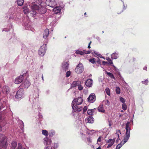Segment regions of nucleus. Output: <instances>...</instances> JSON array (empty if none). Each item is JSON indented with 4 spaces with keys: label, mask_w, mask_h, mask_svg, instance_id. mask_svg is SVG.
<instances>
[{
    "label": "nucleus",
    "mask_w": 149,
    "mask_h": 149,
    "mask_svg": "<svg viewBox=\"0 0 149 149\" xmlns=\"http://www.w3.org/2000/svg\"><path fill=\"white\" fill-rule=\"evenodd\" d=\"M126 133L123 139L124 143L123 144L126 143L129 139L130 136V131L131 128L130 123L129 122H127L125 125Z\"/></svg>",
    "instance_id": "obj_1"
},
{
    "label": "nucleus",
    "mask_w": 149,
    "mask_h": 149,
    "mask_svg": "<svg viewBox=\"0 0 149 149\" xmlns=\"http://www.w3.org/2000/svg\"><path fill=\"white\" fill-rule=\"evenodd\" d=\"M6 137L2 134H0V149H6L7 148L6 142L4 141Z\"/></svg>",
    "instance_id": "obj_2"
},
{
    "label": "nucleus",
    "mask_w": 149,
    "mask_h": 149,
    "mask_svg": "<svg viewBox=\"0 0 149 149\" xmlns=\"http://www.w3.org/2000/svg\"><path fill=\"white\" fill-rule=\"evenodd\" d=\"M41 0L39 1V3H38L37 2H34L32 3L31 5V8L33 10H41V8L40 9L44 4V3L43 2L41 1Z\"/></svg>",
    "instance_id": "obj_3"
},
{
    "label": "nucleus",
    "mask_w": 149,
    "mask_h": 149,
    "mask_svg": "<svg viewBox=\"0 0 149 149\" xmlns=\"http://www.w3.org/2000/svg\"><path fill=\"white\" fill-rule=\"evenodd\" d=\"M83 102V99L80 97L74 99L72 101V106L74 105H79L81 104Z\"/></svg>",
    "instance_id": "obj_4"
},
{
    "label": "nucleus",
    "mask_w": 149,
    "mask_h": 149,
    "mask_svg": "<svg viewBox=\"0 0 149 149\" xmlns=\"http://www.w3.org/2000/svg\"><path fill=\"white\" fill-rule=\"evenodd\" d=\"M84 70L83 65L81 63H79L76 66L75 70V72L77 74L81 73Z\"/></svg>",
    "instance_id": "obj_5"
},
{
    "label": "nucleus",
    "mask_w": 149,
    "mask_h": 149,
    "mask_svg": "<svg viewBox=\"0 0 149 149\" xmlns=\"http://www.w3.org/2000/svg\"><path fill=\"white\" fill-rule=\"evenodd\" d=\"M46 4L48 6L52 7H54L56 4L55 0H47Z\"/></svg>",
    "instance_id": "obj_6"
},
{
    "label": "nucleus",
    "mask_w": 149,
    "mask_h": 149,
    "mask_svg": "<svg viewBox=\"0 0 149 149\" xmlns=\"http://www.w3.org/2000/svg\"><path fill=\"white\" fill-rule=\"evenodd\" d=\"M24 93V90L23 88L20 89L17 92L15 95L16 98H21L23 95Z\"/></svg>",
    "instance_id": "obj_7"
},
{
    "label": "nucleus",
    "mask_w": 149,
    "mask_h": 149,
    "mask_svg": "<svg viewBox=\"0 0 149 149\" xmlns=\"http://www.w3.org/2000/svg\"><path fill=\"white\" fill-rule=\"evenodd\" d=\"M20 75V76L17 77L15 79V83L16 84H19L22 82L24 79V75Z\"/></svg>",
    "instance_id": "obj_8"
},
{
    "label": "nucleus",
    "mask_w": 149,
    "mask_h": 149,
    "mask_svg": "<svg viewBox=\"0 0 149 149\" xmlns=\"http://www.w3.org/2000/svg\"><path fill=\"white\" fill-rule=\"evenodd\" d=\"M78 105L76 104L74 106H72L73 111L77 112L80 111L82 109V108L80 106H78Z\"/></svg>",
    "instance_id": "obj_9"
},
{
    "label": "nucleus",
    "mask_w": 149,
    "mask_h": 149,
    "mask_svg": "<svg viewBox=\"0 0 149 149\" xmlns=\"http://www.w3.org/2000/svg\"><path fill=\"white\" fill-rule=\"evenodd\" d=\"M46 49L44 47H41L38 51V53L39 55L42 56H43L45 53Z\"/></svg>",
    "instance_id": "obj_10"
},
{
    "label": "nucleus",
    "mask_w": 149,
    "mask_h": 149,
    "mask_svg": "<svg viewBox=\"0 0 149 149\" xmlns=\"http://www.w3.org/2000/svg\"><path fill=\"white\" fill-rule=\"evenodd\" d=\"M88 102H93L95 100V96L94 94L91 93L90 94L89 97L87 98Z\"/></svg>",
    "instance_id": "obj_11"
},
{
    "label": "nucleus",
    "mask_w": 149,
    "mask_h": 149,
    "mask_svg": "<svg viewBox=\"0 0 149 149\" xmlns=\"http://www.w3.org/2000/svg\"><path fill=\"white\" fill-rule=\"evenodd\" d=\"M91 53V51H86L84 50L83 51L77 50L75 52V53L77 54H80L83 55L85 54H89Z\"/></svg>",
    "instance_id": "obj_12"
},
{
    "label": "nucleus",
    "mask_w": 149,
    "mask_h": 149,
    "mask_svg": "<svg viewBox=\"0 0 149 149\" xmlns=\"http://www.w3.org/2000/svg\"><path fill=\"white\" fill-rule=\"evenodd\" d=\"M68 66L69 64L67 62L63 63L62 64V66L63 70L65 72L68 70L69 67Z\"/></svg>",
    "instance_id": "obj_13"
},
{
    "label": "nucleus",
    "mask_w": 149,
    "mask_h": 149,
    "mask_svg": "<svg viewBox=\"0 0 149 149\" xmlns=\"http://www.w3.org/2000/svg\"><path fill=\"white\" fill-rule=\"evenodd\" d=\"M115 139H109L107 142V143H109L107 146V148H109L111 147V146H112L114 144V142H115Z\"/></svg>",
    "instance_id": "obj_14"
},
{
    "label": "nucleus",
    "mask_w": 149,
    "mask_h": 149,
    "mask_svg": "<svg viewBox=\"0 0 149 149\" xmlns=\"http://www.w3.org/2000/svg\"><path fill=\"white\" fill-rule=\"evenodd\" d=\"M2 91L4 93L8 94L10 92L9 87L8 86H5L3 87Z\"/></svg>",
    "instance_id": "obj_15"
},
{
    "label": "nucleus",
    "mask_w": 149,
    "mask_h": 149,
    "mask_svg": "<svg viewBox=\"0 0 149 149\" xmlns=\"http://www.w3.org/2000/svg\"><path fill=\"white\" fill-rule=\"evenodd\" d=\"M30 82L27 80H25L22 84L23 86L25 88H28L30 85Z\"/></svg>",
    "instance_id": "obj_16"
},
{
    "label": "nucleus",
    "mask_w": 149,
    "mask_h": 149,
    "mask_svg": "<svg viewBox=\"0 0 149 149\" xmlns=\"http://www.w3.org/2000/svg\"><path fill=\"white\" fill-rule=\"evenodd\" d=\"M49 33V30L47 29H46L43 33V38L46 39L48 36Z\"/></svg>",
    "instance_id": "obj_17"
},
{
    "label": "nucleus",
    "mask_w": 149,
    "mask_h": 149,
    "mask_svg": "<svg viewBox=\"0 0 149 149\" xmlns=\"http://www.w3.org/2000/svg\"><path fill=\"white\" fill-rule=\"evenodd\" d=\"M93 80L91 79H88L86 81L85 84L88 87H91L92 85Z\"/></svg>",
    "instance_id": "obj_18"
},
{
    "label": "nucleus",
    "mask_w": 149,
    "mask_h": 149,
    "mask_svg": "<svg viewBox=\"0 0 149 149\" xmlns=\"http://www.w3.org/2000/svg\"><path fill=\"white\" fill-rule=\"evenodd\" d=\"M44 140L45 142H44V143L45 144H46V145H47V146H52L51 145L52 141L50 139H48L47 138H45L44 139Z\"/></svg>",
    "instance_id": "obj_19"
},
{
    "label": "nucleus",
    "mask_w": 149,
    "mask_h": 149,
    "mask_svg": "<svg viewBox=\"0 0 149 149\" xmlns=\"http://www.w3.org/2000/svg\"><path fill=\"white\" fill-rule=\"evenodd\" d=\"M61 8L59 7H56L53 9V11H54V13L56 14H57L60 13L61 12Z\"/></svg>",
    "instance_id": "obj_20"
},
{
    "label": "nucleus",
    "mask_w": 149,
    "mask_h": 149,
    "mask_svg": "<svg viewBox=\"0 0 149 149\" xmlns=\"http://www.w3.org/2000/svg\"><path fill=\"white\" fill-rule=\"evenodd\" d=\"M98 110L99 112L104 113L105 112V110L104 109L103 105L102 104H100L98 108Z\"/></svg>",
    "instance_id": "obj_21"
},
{
    "label": "nucleus",
    "mask_w": 149,
    "mask_h": 149,
    "mask_svg": "<svg viewBox=\"0 0 149 149\" xmlns=\"http://www.w3.org/2000/svg\"><path fill=\"white\" fill-rule=\"evenodd\" d=\"M81 84V82L79 81H74L72 84V86L74 87L77 86H78Z\"/></svg>",
    "instance_id": "obj_22"
},
{
    "label": "nucleus",
    "mask_w": 149,
    "mask_h": 149,
    "mask_svg": "<svg viewBox=\"0 0 149 149\" xmlns=\"http://www.w3.org/2000/svg\"><path fill=\"white\" fill-rule=\"evenodd\" d=\"M106 59L108 61L107 63L108 64L111 65L113 67H115V66L113 64V63L112 60H111L110 58L109 57H107Z\"/></svg>",
    "instance_id": "obj_23"
},
{
    "label": "nucleus",
    "mask_w": 149,
    "mask_h": 149,
    "mask_svg": "<svg viewBox=\"0 0 149 149\" xmlns=\"http://www.w3.org/2000/svg\"><path fill=\"white\" fill-rule=\"evenodd\" d=\"M17 145V143L15 141H13L11 143V149H15Z\"/></svg>",
    "instance_id": "obj_24"
},
{
    "label": "nucleus",
    "mask_w": 149,
    "mask_h": 149,
    "mask_svg": "<svg viewBox=\"0 0 149 149\" xmlns=\"http://www.w3.org/2000/svg\"><path fill=\"white\" fill-rule=\"evenodd\" d=\"M124 143L123 139L122 140V141L119 144H118L116 148V149H119L122 146Z\"/></svg>",
    "instance_id": "obj_25"
},
{
    "label": "nucleus",
    "mask_w": 149,
    "mask_h": 149,
    "mask_svg": "<svg viewBox=\"0 0 149 149\" xmlns=\"http://www.w3.org/2000/svg\"><path fill=\"white\" fill-rule=\"evenodd\" d=\"M95 109H89L87 111V113L89 115H93V111H94V110H95Z\"/></svg>",
    "instance_id": "obj_26"
},
{
    "label": "nucleus",
    "mask_w": 149,
    "mask_h": 149,
    "mask_svg": "<svg viewBox=\"0 0 149 149\" xmlns=\"http://www.w3.org/2000/svg\"><path fill=\"white\" fill-rule=\"evenodd\" d=\"M17 3L18 5L22 6L24 2V0H17Z\"/></svg>",
    "instance_id": "obj_27"
},
{
    "label": "nucleus",
    "mask_w": 149,
    "mask_h": 149,
    "mask_svg": "<svg viewBox=\"0 0 149 149\" xmlns=\"http://www.w3.org/2000/svg\"><path fill=\"white\" fill-rule=\"evenodd\" d=\"M118 54L116 53H113L111 55V58L113 59H116L117 58Z\"/></svg>",
    "instance_id": "obj_28"
},
{
    "label": "nucleus",
    "mask_w": 149,
    "mask_h": 149,
    "mask_svg": "<svg viewBox=\"0 0 149 149\" xmlns=\"http://www.w3.org/2000/svg\"><path fill=\"white\" fill-rule=\"evenodd\" d=\"M42 133L43 134L45 135L46 136H47L49 134L48 132L46 130H42Z\"/></svg>",
    "instance_id": "obj_29"
},
{
    "label": "nucleus",
    "mask_w": 149,
    "mask_h": 149,
    "mask_svg": "<svg viewBox=\"0 0 149 149\" xmlns=\"http://www.w3.org/2000/svg\"><path fill=\"white\" fill-rule=\"evenodd\" d=\"M107 74L109 76L111 79H115V77L113 74L111 73L106 72Z\"/></svg>",
    "instance_id": "obj_30"
},
{
    "label": "nucleus",
    "mask_w": 149,
    "mask_h": 149,
    "mask_svg": "<svg viewBox=\"0 0 149 149\" xmlns=\"http://www.w3.org/2000/svg\"><path fill=\"white\" fill-rule=\"evenodd\" d=\"M23 11L25 14H27L29 12V9L26 6L23 7Z\"/></svg>",
    "instance_id": "obj_31"
},
{
    "label": "nucleus",
    "mask_w": 149,
    "mask_h": 149,
    "mask_svg": "<svg viewBox=\"0 0 149 149\" xmlns=\"http://www.w3.org/2000/svg\"><path fill=\"white\" fill-rule=\"evenodd\" d=\"M116 92L118 94H119L120 93V89L118 87H117L116 88Z\"/></svg>",
    "instance_id": "obj_32"
},
{
    "label": "nucleus",
    "mask_w": 149,
    "mask_h": 149,
    "mask_svg": "<svg viewBox=\"0 0 149 149\" xmlns=\"http://www.w3.org/2000/svg\"><path fill=\"white\" fill-rule=\"evenodd\" d=\"M89 61L92 63H96V61L95 58H91L89 59Z\"/></svg>",
    "instance_id": "obj_33"
},
{
    "label": "nucleus",
    "mask_w": 149,
    "mask_h": 149,
    "mask_svg": "<svg viewBox=\"0 0 149 149\" xmlns=\"http://www.w3.org/2000/svg\"><path fill=\"white\" fill-rule=\"evenodd\" d=\"M103 102H104L106 105H107V106L109 105L110 104V102L108 100H104L103 101Z\"/></svg>",
    "instance_id": "obj_34"
},
{
    "label": "nucleus",
    "mask_w": 149,
    "mask_h": 149,
    "mask_svg": "<svg viewBox=\"0 0 149 149\" xmlns=\"http://www.w3.org/2000/svg\"><path fill=\"white\" fill-rule=\"evenodd\" d=\"M105 91L107 94L109 95H110L109 89L108 88H107L105 89Z\"/></svg>",
    "instance_id": "obj_35"
},
{
    "label": "nucleus",
    "mask_w": 149,
    "mask_h": 149,
    "mask_svg": "<svg viewBox=\"0 0 149 149\" xmlns=\"http://www.w3.org/2000/svg\"><path fill=\"white\" fill-rule=\"evenodd\" d=\"M122 108L123 109L124 111H125L127 109V105L125 103L123 104L122 105Z\"/></svg>",
    "instance_id": "obj_36"
},
{
    "label": "nucleus",
    "mask_w": 149,
    "mask_h": 149,
    "mask_svg": "<svg viewBox=\"0 0 149 149\" xmlns=\"http://www.w3.org/2000/svg\"><path fill=\"white\" fill-rule=\"evenodd\" d=\"M88 122L89 123H92L93 122V118L91 117L88 118Z\"/></svg>",
    "instance_id": "obj_37"
},
{
    "label": "nucleus",
    "mask_w": 149,
    "mask_h": 149,
    "mask_svg": "<svg viewBox=\"0 0 149 149\" xmlns=\"http://www.w3.org/2000/svg\"><path fill=\"white\" fill-rule=\"evenodd\" d=\"M87 141L88 144L91 143L92 142V139L90 137H89L87 138Z\"/></svg>",
    "instance_id": "obj_38"
},
{
    "label": "nucleus",
    "mask_w": 149,
    "mask_h": 149,
    "mask_svg": "<svg viewBox=\"0 0 149 149\" xmlns=\"http://www.w3.org/2000/svg\"><path fill=\"white\" fill-rule=\"evenodd\" d=\"M120 101L122 103H123V104L125 103V100L122 97H120Z\"/></svg>",
    "instance_id": "obj_39"
},
{
    "label": "nucleus",
    "mask_w": 149,
    "mask_h": 149,
    "mask_svg": "<svg viewBox=\"0 0 149 149\" xmlns=\"http://www.w3.org/2000/svg\"><path fill=\"white\" fill-rule=\"evenodd\" d=\"M17 149H22V144L20 143H18V147Z\"/></svg>",
    "instance_id": "obj_40"
},
{
    "label": "nucleus",
    "mask_w": 149,
    "mask_h": 149,
    "mask_svg": "<svg viewBox=\"0 0 149 149\" xmlns=\"http://www.w3.org/2000/svg\"><path fill=\"white\" fill-rule=\"evenodd\" d=\"M142 83L143 84H144L145 85H147L148 82V79H147L146 80L143 81H142Z\"/></svg>",
    "instance_id": "obj_41"
},
{
    "label": "nucleus",
    "mask_w": 149,
    "mask_h": 149,
    "mask_svg": "<svg viewBox=\"0 0 149 149\" xmlns=\"http://www.w3.org/2000/svg\"><path fill=\"white\" fill-rule=\"evenodd\" d=\"M87 109V107L86 106H85L84 107V108L83 109V113H84L86 111Z\"/></svg>",
    "instance_id": "obj_42"
},
{
    "label": "nucleus",
    "mask_w": 149,
    "mask_h": 149,
    "mask_svg": "<svg viewBox=\"0 0 149 149\" xmlns=\"http://www.w3.org/2000/svg\"><path fill=\"white\" fill-rule=\"evenodd\" d=\"M71 74V72L70 71H68L66 73V77H69Z\"/></svg>",
    "instance_id": "obj_43"
},
{
    "label": "nucleus",
    "mask_w": 149,
    "mask_h": 149,
    "mask_svg": "<svg viewBox=\"0 0 149 149\" xmlns=\"http://www.w3.org/2000/svg\"><path fill=\"white\" fill-rule=\"evenodd\" d=\"M118 133H119L120 134H121L120 130H117L116 132V134L118 136V137L119 134H118Z\"/></svg>",
    "instance_id": "obj_44"
},
{
    "label": "nucleus",
    "mask_w": 149,
    "mask_h": 149,
    "mask_svg": "<svg viewBox=\"0 0 149 149\" xmlns=\"http://www.w3.org/2000/svg\"><path fill=\"white\" fill-rule=\"evenodd\" d=\"M45 149H52V146H47L45 148Z\"/></svg>",
    "instance_id": "obj_45"
},
{
    "label": "nucleus",
    "mask_w": 149,
    "mask_h": 149,
    "mask_svg": "<svg viewBox=\"0 0 149 149\" xmlns=\"http://www.w3.org/2000/svg\"><path fill=\"white\" fill-rule=\"evenodd\" d=\"M78 88L79 90L81 91L83 89V87L81 86L80 85L79 86H78Z\"/></svg>",
    "instance_id": "obj_46"
},
{
    "label": "nucleus",
    "mask_w": 149,
    "mask_h": 149,
    "mask_svg": "<svg viewBox=\"0 0 149 149\" xmlns=\"http://www.w3.org/2000/svg\"><path fill=\"white\" fill-rule=\"evenodd\" d=\"M102 137L101 136H100L97 139V141L98 142H100L101 141V140H102Z\"/></svg>",
    "instance_id": "obj_47"
},
{
    "label": "nucleus",
    "mask_w": 149,
    "mask_h": 149,
    "mask_svg": "<svg viewBox=\"0 0 149 149\" xmlns=\"http://www.w3.org/2000/svg\"><path fill=\"white\" fill-rule=\"evenodd\" d=\"M55 134V132H50L49 133V136H52L53 135H54Z\"/></svg>",
    "instance_id": "obj_48"
},
{
    "label": "nucleus",
    "mask_w": 149,
    "mask_h": 149,
    "mask_svg": "<svg viewBox=\"0 0 149 149\" xmlns=\"http://www.w3.org/2000/svg\"><path fill=\"white\" fill-rule=\"evenodd\" d=\"M92 43V42L91 41H90L89 42V43L88 44V48L89 49H90L91 48V47L90 46V45L91 44V43Z\"/></svg>",
    "instance_id": "obj_49"
},
{
    "label": "nucleus",
    "mask_w": 149,
    "mask_h": 149,
    "mask_svg": "<svg viewBox=\"0 0 149 149\" xmlns=\"http://www.w3.org/2000/svg\"><path fill=\"white\" fill-rule=\"evenodd\" d=\"M102 63L103 65H105L107 63V62L105 61H103Z\"/></svg>",
    "instance_id": "obj_50"
},
{
    "label": "nucleus",
    "mask_w": 149,
    "mask_h": 149,
    "mask_svg": "<svg viewBox=\"0 0 149 149\" xmlns=\"http://www.w3.org/2000/svg\"><path fill=\"white\" fill-rule=\"evenodd\" d=\"M147 69V67L146 66H145L144 68H143V69L144 70H146Z\"/></svg>",
    "instance_id": "obj_51"
},
{
    "label": "nucleus",
    "mask_w": 149,
    "mask_h": 149,
    "mask_svg": "<svg viewBox=\"0 0 149 149\" xmlns=\"http://www.w3.org/2000/svg\"><path fill=\"white\" fill-rule=\"evenodd\" d=\"M45 12H46L44 10V11H43V12H41V13L42 14L44 13H45Z\"/></svg>",
    "instance_id": "obj_52"
},
{
    "label": "nucleus",
    "mask_w": 149,
    "mask_h": 149,
    "mask_svg": "<svg viewBox=\"0 0 149 149\" xmlns=\"http://www.w3.org/2000/svg\"><path fill=\"white\" fill-rule=\"evenodd\" d=\"M123 11V10H122L120 12L118 13V14H120Z\"/></svg>",
    "instance_id": "obj_53"
},
{
    "label": "nucleus",
    "mask_w": 149,
    "mask_h": 149,
    "mask_svg": "<svg viewBox=\"0 0 149 149\" xmlns=\"http://www.w3.org/2000/svg\"><path fill=\"white\" fill-rule=\"evenodd\" d=\"M42 80H43V81H44V78H43V74H42Z\"/></svg>",
    "instance_id": "obj_54"
},
{
    "label": "nucleus",
    "mask_w": 149,
    "mask_h": 149,
    "mask_svg": "<svg viewBox=\"0 0 149 149\" xmlns=\"http://www.w3.org/2000/svg\"><path fill=\"white\" fill-rule=\"evenodd\" d=\"M2 130V127L0 125V131H1Z\"/></svg>",
    "instance_id": "obj_55"
},
{
    "label": "nucleus",
    "mask_w": 149,
    "mask_h": 149,
    "mask_svg": "<svg viewBox=\"0 0 149 149\" xmlns=\"http://www.w3.org/2000/svg\"><path fill=\"white\" fill-rule=\"evenodd\" d=\"M135 58H133V61H135Z\"/></svg>",
    "instance_id": "obj_56"
},
{
    "label": "nucleus",
    "mask_w": 149,
    "mask_h": 149,
    "mask_svg": "<svg viewBox=\"0 0 149 149\" xmlns=\"http://www.w3.org/2000/svg\"><path fill=\"white\" fill-rule=\"evenodd\" d=\"M86 14H86V12L85 13H84V15H86Z\"/></svg>",
    "instance_id": "obj_57"
},
{
    "label": "nucleus",
    "mask_w": 149,
    "mask_h": 149,
    "mask_svg": "<svg viewBox=\"0 0 149 149\" xmlns=\"http://www.w3.org/2000/svg\"><path fill=\"white\" fill-rule=\"evenodd\" d=\"M101 58H103V59H105V58H104V57H101Z\"/></svg>",
    "instance_id": "obj_58"
},
{
    "label": "nucleus",
    "mask_w": 149,
    "mask_h": 149,
    "mask_svg": "<svg viewBox=\"0 0 149 149\" xmlns=\"http://www.w3.org/2000/svg\"><path fill=\"white\" fill-rule=\"evenodd\" d=\"M109 126H110V127L111 126V124H110V123H109Z\"/></svg>",
    "instance_id": "obj_59"
},
{
    "label": "nucleus",
    "mask_w": 149,
    "mask_h": 149,
    "mask_svg": "<svg viewBox=\"0 0 149 149\" xmlns=\"http://www.w3.org/2000/svg\"><path fill=\"white\" fill-rule=\"evenodd\" d=\"M126 9V8H125V7H124V10H125Z\"/></svg>",
    "instance_id": "obj_60"
},
{
    "label": "nucleus",
    "mask_w": 149,
    "mask_h": 149,
    "mask_svg": "<svg viewBox=\"0 0 149 149\" xmlns=\"http://www.w3.org/2000/svg\"><path fill=\"white\" fill-rule=\"evenodd\" d=\"M95 110H94V111H93V113L94 112V111Z\"/></svg>",
    "instance_id": "obj_61"
},
{
    "label": "nucleus",
    "mask_w": 149,
    "mask_h": 149,
    "mask_svg": "<svg viewBox=\"0 0 149 149\" xmlns=\"http://www.w3.org/2000/svg\"><path fill=\"white\" fill-rule=\"evenodd\" d=\"M117 141H118L117 140H116V142H117Z\"/></svg>",
    "instance_id": "obj_62"
},
{
    "label": "nucleus",
    "mask_w": 149,
    "mask_h": 149,
    "mask_svg": "<svg viewBox=\"0 0 149 149\" xmlns=\"http://www.w3.org/2000/svg\"><path fill=\"white\" fill-rule=\"evenodd\" d=\"M117 141H118L117 140H116V142H117Z\"/></svg>",
    "instance_id": "obj_63"
},
{
    "label": "nucleus",
    "mask_w": 149,
    "mask_h": 149,
    "mask_svg": "<svg viewBox=\"0 0 149 149\" xmlns=\"http://www.w3.org/2000/svg\"><path fill=\"white\" fill-rule=\"evenodd\" d=\"M1 109V107H0V110Z\"/></svg>",
    "instance_id": "obj_64"
}]
</instances>
